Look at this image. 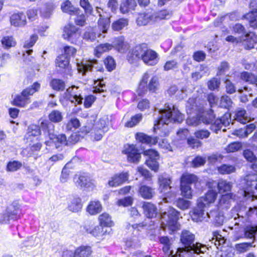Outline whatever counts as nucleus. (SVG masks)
I'll return each mask as SVG.
<instances>
[{"mask_svg":"<svg viewBox=\"0 0 257 257\" xmlns=\"http://www.w3.org/2000/svg\"><path fill=\"white\" fill-rule=\"evenodd\" d=\"M159 119L154 124V131L161 137L169 134L168 124L170 122L181 123L183 120V115L172 104H165L163 109H159Z\"/></svg>","mask_w":257,"mask_h":257,"instance_id":"nucleus-1","label":"nucleus"},{"mask_svg":"<svg viewBox=\"0 0 257 257\" xmlns=\"http://www.w3.org/2000/svg\"><path fill=\"white\" fill-rule=\"evenodd\" d=\"M54 125L51 122L48 120H44L41 122L40 126L32 124L28 130V132L25 136L27 140H32V137H38L41 135V129L44 132V135L46 138L48 137L52 143H54L56 148H58L57 144L61 145H68V141H67L65 135L60 134L57 135L54 133Z\"/></svg>","mask_w":257,"mask_h":257,"instance_id":"nucleus-2","label":"nucleus"},{"mask_svg":"<svg viewBox=\"0 0 257 257\" xmlns=\"http://www.w3.org/2000/svg\"><path fill=\"white\" fill-rule=\"evenodd\" d=\"M180 240L185 247L177 249L179 256L195 257V254L200 255L207 250L205 245L200 243H194L195 235L188 230L182 231Z\"/></svg>","mask_w":257,"mask_h":257,"instance_id":"nucleus-3","label":"nucleus"},{"mask_svg":"<svg viewBox=\"0 0 257 257\" xmlns=\"http://www.w3.org/2000/svg\"><path fill=\"white\" fill-rule=\"evenodd\" d=\"M127 58L131 63L140 59L149 66L156 65L159 60L158 54L156 51L148 48L145 44L136 46L129 52Z\"/></svg>","mask_w":257,"mask_h":257,"instance_id":"nucleus-4","label":"nucleus"},{"mask_svg":"<svg viewBox=\"0 0 257 257\" xmlns=\"http://www.w3.org/2000/svg\"><path fill=\"white\" fill-rule=\"evenodd\" d=\"M96 118L97 115L95 114L88 117L84 131L86 133L92 131V133L94 134V139L99 141L108 131L109 119L107 115L102 116L98 121L96 120Z\"/></svg>","mask_w":257,"mask_h":257,"instance_id":"nucleus-5","label":"nucleus"},{"mask_svg":"<svg viewBox=\"0 0 257 257\" xmlns=\"http://www.w3.org/2000/svg\"><path fill=\"white\" fill-rule=\"evenodd\" d=\"M242 195L253 202V208L257 209V175L248 174L242 181Z\"/></svg>","mask_w":257,"mask_h":257,"instance_id":"nucleus-6","label":"nucleus"},{"mask_svg":"<svg viewBox=\"0 0 257 257\" xmlns=\"http://www.w3.org/2000/svg\"><path fill=\"white\" fill-rule=\"evenodd\" d=\"M179 212L173 208L170 207L167 212L161 216V227L165 230L168 228L172 231L178 229V219Z\"/></svg>","mask_w":257,"mask_h":257,"instance_id":"nucleus-7","label":"nucleus"},{"mask_svg":"<svg viewBox=\"0 0 257 257\" xmlns=\"http://www.w3.org/2000/svg\"><path fill=\"white\" fill-rule=\"evenodd\" d=\"M150 75L147 72L143 76L137 92L139 95L142 96L147 92L148 89L151 92H155L159 86L158 78L153 76L150 79Z\"/></svg>","mask_w":257,"mask_h":257,"instance_id":"nucleus-8","label":"nucleus"},{"mask_svg":"<svg viewBox=\"0 0 257 257\" xmlns=\"http://www.w3.org/2000/svg\"><path fill=\"white\" fill-rule=\"evenodd\" d=\"M201 111V108L196 104V99L194 98H190L186 104V111L188 114H195V116H189L186 120L188 125L197 126L201 122L200 114H197Z\"/></svg>","mask_w":257,"mask_h":257,"instance_id":"nucleus-9","label":"nucleus"},{"mask_svg":"<svg viewBox=\"0 0 257 257\" xmlns=\"http://www.w3.org/2000/svg\"><path fill=\"white\" fill-rule=\"evenodd\" d=\"M40 87V84L38 82L34 83L31 87L24 89L21 94L17 95L14 99L15 105L25 107L30 102L29 96L33 95L38 91Z\"/></svg>","mask_w":257,"mask_h":257,"instance_id":"nucleus-10","label":"nucleus"},{"mask_svg":"<svg viewBox=\"0 0 257 257\" xmlns=\"http://www.w3.org/2000/svg\"><path fill=\"white\" fill-rule=\"evenodd\" d=\"M197 177L193 174H184L181 178L180 189L181 195L188 199H191L192 190L190 185L197 181Z\"/></svg>","mask_w":257,"mask_h":257,"instance_id":"nucleus-11","label":"nucleus"},{"mask_svg":"<svg viewBox=\"0 0 257 257\" xmlns=\"http://www.w3.org/2000/svg\"><path fill=\"white\" fill-rule=\"evenodd\" d=\"M226 41L235 43H243L245 48L250 49L253 48L257 43V35L253 32H249L239 38L228 36L226 38Z\"/></svg>","mask_w":257,"mask_h":257,"instance_id":"nucleus-12","label":"nucleus"},{"mask_svg":"<svg viewBox=\"0 0 257 257\" xmlns=\"http://www.w3.org/2000/svg\"><path fill=\"white\" fill-rule=\"evenodd\" d=\"M81 32L78 28L72 24L65 26L63 29V38L72 44H77L80 42Z\"/></svg>","mask_w":257,"mask_h":257,"instance_id":"nucleus-13","label":"nucleus"},{"mask_svg":"<svg viewBox=\"0 0 257 257\" xmlns=\"http://www.w3.org/2000/svg\"><path fill=\"white\" fill-rule=\"evenodd\" d=\"M136 138L137 141L143 144L147 145H154L158 142L159 146L164 149H169L170 146L168 141L165 139H163L158 142L157 138H152L144 133H137L136 135Z\"/></svg>","mask_w":257,"mask_h":257,"instance_id":"nucleus-14","label":"nucleus"},{"mask_svg":"<svg viewBox=\"0 0 257 257\" xmlns=\"http://www.w3.org/2000/svg\"><path fill=\"white\" fill-rule=\"evenodd\" d=\"M78 88V87L75 86L69 87L64 94V98L74 104H81L83 98Z\"/></svg>","mask_w":257,"mask_h":257,"instance_id":"nucleus-15","label":"nucleus"},{"mask_svg":"<svg viewBox=\"0 0 257 257\" xmlns=\"http://www.w3.org/2000/svg\"><path fill=\"white\" fill-rule=\"evenodd\" d=\"M159 191L164 196V199L167 201V198H170L173 196L171 193L170 184L171 181L169 178L164 176H160L159 177Z\"/></svg>","mask_w":257,"mask_h":257,"instance_id":"nucleus-16","label":"nucleus"},{"mask_svg":"<svg viewBox=\"0 0 257 257\" xmlns=\"http://www.w3.org/2000/svg\"><path fill=\"white\" fill-rule=\"evenodd\" d=\"M144 155L148 156V159L146 161L147 165L152 170L157 172L159 170L157 160L159 158L158 152L154 150L149 149L144 151Z\"/></svg>","mask_w":257,"mask_h":257,"instance_id":"nucleus-17","label":"nucleus"},{"mask_svg":"<svg viewBox=\"0 0 257 257\" xmlns=\"http://www.w3.org/2000/svg\"><path fill=\"white\" fill-rule=\"evenodd\" d=\"M122 152L126 155L127 160L130 162L137 163L141 158V154L134 145H125Z\"/></svg>","mask_w":257,"mask_h":257,"instance_id":"nucleus-18","label":"nucleus"},{"mask_svg":"<svg viewBox=\"0 0 257 257\" xmlns=\"http://www.w3.org/2000/svg\"><path fill=\"white\" fill-rule=\"evenodd\" d=\"M210 241L211 243L214 244L218 249L215 257H224V237L218 232H215L213 234V237Z\"/></svg>","mask_w":257,"mask_h":257,"instance_id":"nucleus-19","label":"nucleus"},{"mask_svg":"<svg viewBox=\"0 0 257 257\" xmlns=\"http://www.w3.org/2000/svg\"><path fill=\"white\" fill-rule=\"evenodd\" d=\"M98 65L97 61L95 60H83L80 62L77 63V68L78 71L82 74H85L87 72L90 71L92 69L94 68L100 70L97 66Z\"/></svg>","mask_w":257,"mask_h":257,"instance_id":"nucleus-20","label":"nucleus"},{"mask_svg":"<svg viewBox=\"0 0 257 257\" xmlns=\"http://www.w3.org/2000/svg\"><path fill=\"white\" fill-rule=\"evenodd\" d=\"M128 177L129 174L126 172L115 174L110 178L108 185L112 187L118 186L127 181Z\"/></svg>","mask_w":257,"mask_h":257,"instance_id":"nucleus-21","label":"nucleus"},{"mask_svg":"<svg viewBox=\"0 0 257 257\" xmlns=\"http://www.w3.org/2000/svg\"><path fill=\"white\" fill-rule=\"evenodd\" d=\"M197 202V205L190 212V215L192 220L194 222L202 221L205 218L204 213L205 207Z\"/></svg>","mask_w":257,"mask_h":257,"instance_id":"nucleus-22","label":"nucleus"},{"mask_svg":"<svg viewBox=\"0 0 257 257\" xmlns=\"http://www.w3.org/2000/svg\"><path fill=\"white\" fill-rule=\"evenodd\" d=\"M81 199L78 196H72L68 199V209L72 212H78L82 208Z\"/></svg>","mask_w":257,"mask_h":257,"instance_id":"nucleus-23","label":"nucleus"},{"mask_svg":"<svg viewBox=\"0 0 257 257\" xmlns=\"http://www.w3.org/2000/svg\"><path fill=\"white\" fill-rule=\"evenodd\" d=\"M144 215L149 218L156 217L158 214L156 206L149 202H144L142 205Z\"/></svg>","mask_w":257,"mask_h":257,"instance_id":"nucleus-24","label":"nucleus"},{"mask_svg":"<svg viewBox=\"0 0 257 257\" xmlns=\"http://www.w3.org/2000/svg\"><path fill=\"white\" fill-rule=\"evenodd\" d=\"M112 45L113 48L121 53L126 52L130 48L128 43L124 41L123 37L115 38L112 41Z\"/></svg>","mask_w":257,"mask_h":257,"instance_id":"nucleus-25","label":"nucleus"},{"mask_svg":"<svg viewBox=\"0 0 257 257\" xmlns=\"http://www.w3.org/2000/svg\"><path fill=\"white\" fill-rule=\"evenodd\" d=\"M96 33L98 37L103 38L105 37L106 33H103L100 31L98 27L97 29L93 28H87L83 35V39L87 41H93L96 38Z\"/></svg>","mask_w":257,"mask_h":257,"instance_id":"nucleus-26","label":"nucleus"},{"mask_svg":"<svg viewBox=\"0 0 257 257\" xmlns=\"http://www.w3.org/2000/svg\"><path fill=\"white\" fill-rule=\"evenodd\" d=\"M74 181L77 185L80 187H89L93 184V181L86 173H82L79 176L76 175Z\"/></svg>","mask_w":257,"mask_h":257,"instance_id":"nucleus-27","label":"nucleus"},{"mask_svg":"<svg viewBox=\"0 0 257 257\" xmlns=\"http://www.w3.org/2000/svg\"><path fill=\"white\" fill-rule=\"evenodd\" d=\"M10 22L11 25L15 27H24L27 23L26 17L23 13L14 14L10 17Z\"/></svg>","mask_w":257,"mask_h":257,"instance_id":"nucleus-28","label":"nucleus"},{"mask_svg":"<svg viewBox=\"0 0 257 257\" xmlns=\"http://www.w3.org/2000/svg\"><path fill=\"white\" fill-rule=\"evenodd\" d=\"M216 191L210 189L207 192L204 197H200L198 199V202L199 203L200 205L202 204L205 207L207 205L214 202L216 198Z\"/></svg>","mask_w":257,"mask_h":257,"instance_id":"nucleus-29","label":"nucleus"},{"mask_svg":"<svg viewBox=\"0 0 257 257\" xmlns=\"http://www.w3.org/2000/svg\"><path fill=\"white\" fill-rule=\"evenodd\" d=\"M101 10L100 8H96V11L100 16V19L98 22V29L103 33H106L109 28V20L107 18H102V15L100 14V11Z\"/></svg>","mask_w":257,"mask_h":257,"instance_id":"nucleus-30","label":"nucleus"},{"mask_svg":"<svg viewBox=\"0 0 257 257\" xmlns=\"http://www.w3.org/2000/svg\"><path fill=\"white\" fill-rule=\"evenodd\" d=\"M102 210V205L98 201H91L88 205L86 211L92 215H96Z\"/></svg>","mask_w":257,"mask_h":257,"instance_id":"nucleus-31","label":"nucleus"},{"mask_svg":"<svg viewBox=\"0 0 257 257\" xmlns=\"http://www.w3.org/2000/svg\"><path fill=\"white\" fill-rule=\"evenodd\" d=\"M137 6L135 0H123L120 7V11L123 14H126L130 11L134 10Z\"/></svg>","mask_w":257,"mask_h":257,"instance_id":"nucleus-32","label":"nucleus"},{"mask_svg":"<svg viewBox=\"0 0 257 257\" xmlns=\"http://www.w3.org/2000/svg\"><path fill=\"white\" fill-rule=\"evenodd\" d=\"M153 14H140L137 19V23L139 26H145L149 23H153Z\"/></svg>","mask_w":257,"mask_h":257,"instance_id":"nucleus-33","label":"nucleus"},{"mask_svg":"<svg viewBox=\"0 0 257 257\" xmlns=\"http://www.w3.org/2000/svg\"><path fill=\"white\" fill-rule=\"evenodd\" d=\"M17 213L18 211L17 210H12L10 208H8L6 212L1 216L0 223L6 224L8 223L10 220L16 219Z\"/></svg>","mask_w":257,"mask_h":257,"instance_id":"nucleus-34","label":"nucleus"},{"mask_svg":"<svg viewBox=\"0 0 257 257\" xmlns=\"http://www.w3.org/2000/svg\"><path fill=\"white\" fill-rule=\"evenodd\" d=\"M91 247L87 245H81L75 249V257H89L92 253Z\"/></svg>","mask_w":257,"mask_h":257,"instance_id":"nucleus-35","label":"nucleus"},{"mask_svg":"<svg viewBox=\"0 0 257 257\" xmlns=\"http://www.w3.org/2000/svg\"><path fill=\"white\" fill-rule=\"evenodd\" d=\"M139 193L143 198L150 199L154 196L155 192L151 187L146 185H143L139 189Z\"/></svg>","mask_w":257,"mask_h":257,"instance_id":"nucleus-36","label":"nucleus"},{"mask_svg":"<svg viewBox=\"0 0 257 257\" xmlns=\"http://www.w3.org/2000/svg\"><path fill=\"white\" fill-rule=\"evenodd\" d=\"M86 231L99 239L103 238L107 232L106 229L101 226H96L93 229H86Z\"/></svg>","mask_w":257,"mask_h":257,"instance_id":"nucleus-37","label":"nucleus"},{"mask_svg":"<svg viewBox=\"0 0 257 257\" xmlns=\"http://www.w3.org/2000/svg\"><path fill=\"white\" fill-rule=\"evenodd\" d=\"M61 9L63 12L71 15H74L75 13L79 12V9L72 6L69 1H66L62 4Z\"/></svg>","mask_w":257,"mask_h":257,"instance_id":"nucleus-38","label":"nucleus"},{"mask_svg":"<svg viewBox=\"0 0 257 257\" xmlns=\"http://www.w3.org/2000/svg\"><path fill=\"white\" fill-rule=\"evenodd\" d=\"M128 24V21L125 18H121L112 23L111 27L113 30L119 31L126 27Z\"/></svg>","mask_w":257,"mask_h":257,"instance_id":"nucleus-39","label":"nucleus"},{"mask_svg":"<svg viewBox=\"0 0 257 257\" xmlns=\"http://www.w3.org/2000/svg\"><path fill=\"white\" fill-rule=\"evenodd\" d=\"M98 220L101 226L110 227L113 225L111 217L106 213H103L100 215Z\"/></svg>","mask_w":257,"mask_h":257,"instance_id":"nucleus-40","label":"nucleus"},{"mask_svg":"<svg viewBox=\"0 0 257 257\" xmlns=\"http://www.w3.org/2000/svg\"><path fill=\"white\" fill-rule=\"evenodd\" d=\"M200 117L201 121L205 124L211 123L214 119V115L211 109L203 112L201 114H200Z\"/></svg>","mask_w":257,"mask_h":257,"instance_id":"nucleus-41","label":"nucleus"},{"mask_svg":"<svg viewBox=\"0 0 257 257\" xmlns=\"http://www.w3.org/2000/svg\"><path fill=\"white\" fill-rule=\"evenodd\" d=\"M38 38V37L37 35H33L31 36L29 40H27L25 42L24 47L26 49H27V50L26 51V54L27 56L30 55L32 53L33 50L29 49L34 46V45L37 41Z\"/></svg>","mask_w":257,"mask_h":257,"instance_id":"nucleus-42","label":"nucleus"},{"mask_svg":"<svg viewBox=\"0 0 257 257\" xmlns=\"http://www.w3.org/2000/svg\"><path fill=\"white\" fill-rule=\"evenodd\" d=\"M113 48V45L109 43L100 44L95 49V55L99 57L104 52L108 51Z\"/></svg>","mask_w":257,"mask_h":257,"instance_id":"nucleus-43","label":"nucleus"},{"mask_svg":"<svg viewBox=\"0 0 257 257\" xmlns=\"http://www.w3.org/2000/svg\"><path fill=\"white\" fill-rule=\"evenodd\" d=\"M69 59L65 55L58 56L56 59V66L60 68L63 69L67 67L69 65Z\"/></svg>","mask_w":257,"mask_h":257,"instance_id":"nucleus-44","label":"nucleus"},{"mask_svg":"<svg viewBox=\"0 0 257 257\" xmlns=\"http://www.w3.org/2000/svg\"><path fill=\"white\" fill-rule=\"evenodd\" d=\"M171 16V13L166 10H162L153 14L154 23L161 20L169 19Z\"/></svg>","mask_w":257,"mask_h":257,"instance_id":"nucleus-45","label":"nucleus"},{"mask_svg":"<svg viewBox=\"0 0 257 257\" xmlns=\"http://www.w3.org/2000/svg\"><path fill=\"white\" fill-rule=\"evenodd\" d=\"M235 119L241 123L245 124L250 121L249 117L244 109L238 110L235 114Z\"/></svg>","mask_w":257,"mask_h":257,"instance_id":"nucleus-46","label":"nucleus"},{"mask_svg":"<svg viewBox=\"0 0 257 257\" xmlns=\"http://www.w3.org/2000/svg\"><path fill=\"white\" fill-rule=\"evenodd\" d=\"M143 116L141 113H138L132 116L131 119L124 124V126L127 127H132L137 125L142 119Z\"/></svg>","mask_w":257,"mask_h":257,"instance_id":"nucleus-47","label":"nucleus"},{"mask_svg":"<svg viewBox=\"0 0 257 257\" xmlns=\"http://www.w3.org/2000/svg\"><path fill=\"white\" fill-rule=\"evenodd\" d=\"M50 85L53 89L58 91H62L65 87L64 82L59 79H53L50 82Z\"/></svg>","mask_w":257,"mask_h":257,"instance_id":"nucleus-48","label":"nucleus"},{"mask_svg":"<svg viewBox=\"0 0 257 257\" xmlns=\"http://www.w3.org/2000/svg\"><path fill=\"white\" fill-rule=\"evenodd\" d=\"M240 78L242 80L251 84L255 83L257 81V78L255 75L247 72L241 73Z\"/></svg>","mask_w":257,"mask_h":257,"instance_id":"nucleus-49","label":"nucleus"},{"mask_svg":"<svg viewBox=\"0 0 257 257\" xmlns=\"http://www.w3.org/2000/svg\"><path fill=\"white\" fill-rule=\"evenodd\" d=\"M2 43L4 47L10 48L16 44V42L12 36H5L2 39Z\"/></svg>","mask_w":257,"mask_h":257,"instance_id":"nucleus-50","label":"nucleus"},{"mask_svg":"<svg viewBox=\"0 0 257 257\" xmlns=\"http://www.w3.org/2000/svg\"><path fill=\"white\" fill-rule=\"evenodd\" d=\"M215 185L217 186V190L218 193L220 194L221 197L219 200V204L221 206L222 204L225 203V197L223 193L225 192V182L221 181L219 182L217 184L215 183Z\"/></svg>","mask_w":257,"mask_h":257,"instance_id":"nucleus-51","label":"nucleus"},{"mask_svg":"<svg viewBox=\"0 0 257 257\" xmlns=\"http://www.w3.org/2000/svg\"><path fill=\"white\" fill-rule=\"evenodd\" d=\"M125 244L127 248H136L139 246L140 243L138 237L134 236L127 238Z\"/></svg>","mask_w":257,"mask_h":257,"instance_id":"nucleus-52","label":"nucleus"},{"mask_svg":"<svg viewBox=\"0 0 257 257\" xmlns=\"http://www.w3.org/2000/svg\"><path fill=\"white\" fill-rule=\"evenodd\" d=\"M49 119L54 122H58L62 120L63 116L60 111L54 110L49 115Z\"/></svg>","mask_w":257,"mask_h":257,"instance_id":"nucleus-53","label":"nucleus"},{"mask_svg":"<svg viewBox=\"0 0 257 257\" xmlns=\"http://www.w3.org/2000/svg\"><path fill=\"white\" fill-rule=\"evenodd\" d=\"M74 15H76L75 18V22L77 25L83 26L85 24L86 17L85 16L79 9V12L75 13Z\"/></svg>","mask_w":257,"mask_h":257,"instance_id":"nucleus-54","label":"nucleus"},{"mask_svg":"<svg viewBox=\"0 0 257 257\" xmlns=\"http://www.w3.org/2000/svg\"><path fill=\"white\" fill-rule=\"evenodd\" d=\"M177 206L180 209L184 210L188 209L191 203L190 201L185 200L182 198H179L176 202Z\"/></svg>","mask_w":257,"mask_h":257,"instance_id":"nucleus-55","label":"nucleus"},{"mask_svg":"<svg viewBox=\"0 0 257 257\" xmlns=\"http://www.w3.org/2000/svg\"><path fill=\"white\" fill-rule=\"evenodd\" d=\"M54 9V6L53 3H48L46 4L45 8L42 11V15L43 17L48 18L50 17Z\"/></svg>","mask_w":257,"mask_h":257,"instance_id":"nucleus-56","label":"nucleus"},{"mask_svg":"<svg viewBox=\"0 0 257 257\" xmlns=\"http://www.w3.org/2000/svg\"><path fill=\"white\" fill-rule=\"evenodd\" d=\"M80 125V123L79 120L76 118H72L67 123L66 125V129L68 131H72L73 129L75 130L78 128Z\"/></svg>","mask_w":257,"mask_h":257,"instance_id":"nucleus-57","label":"nucleus"},{"mask_svg":"<svg viewBox=\"0 0 257 257\" xmlns=\"http://www.w3.org/2000/svg\"><path fill=\"white\" fill-rule=\"evenodd\" d=\"M22 164L19 161H14L10 162L7 166V170L8 171H16L21 168Z\"/></svg>","mask_w":257,"mask_h":257,"instance_id":"nucleus-58","label":"nucleus"},{"mask_svg":"<svg viewBox=\"0 0 257 257\" xmlns=\"http://www.w3.org/2000/svg\"><path fill=\"white\" fill-rule=\"evenodd\" d=\"M200 72H196L192 74V78L195 80H197L200 79L204 73H207L208 69L207 67L203 65H201L200 67Z\"/></svg>","mask_w":257,"mask_h":257,"instance_id":"nucleus-59","label":"nucleus"},{"mask_svg":"<svg viewBox=\"0 0 257 257\" xmlns=\"http://www.w3.org/2000/svg\"><path fill=\"white\" fill-rule=\"evenodd\" d=\"M94 93H100L104 91V88L105 87L103 80H97L94 82Z\"/></svg>","mask_w":257,"mask_h":257,"instance_id":"nucleus-60","label":"nucleus"},{"mask_svg":"<svg viewBox=\"0 0 257 257\" xmlns=\"http://www.w3.org/2000/svg\"><path fill=\"white\" fill-rule=\"evenodd\" d=\"M104 63L108 71H111L115 68V63L114 59L110 56L107 57L104 60Z\"/></svg>","mask_w":257,"mask_h":257,"instance_id":"nucleus-61","label":"nucleus"},{"mask_svg":"<svg viewBox=\"0 0 257 257\" xmlns=\"http://www.w3.org/2000/svg\"><path fill=\"white\" fill-rule=\"evenodd\" d=\"M80 5L83 8L86 13L91 14L93 8L88 0H80Z\"/></svg>","mask_w":257,"mask_h":257,"instance_id":"nucleus-62","label":"nucleus"},{"mask_svg":"<svg viewBox=\"0 0 257 257\" xmlns=\"http://www.w3.org/2000/svg\"><path fill=\"white\" fill-rule=\"evenodd\" d=\"M256 231L257 227L248 226L245 229L244 235L246 238H253Z\"/></svg>","mask_w":257,"mask_h":257,"instance_id":"nucleus-63","label":"nucleus"},{"mask_svg":"<svg viewBox=\"0 0 257 257\" xmlns=\"http://www.w3.org/2000/svg\"><path fill=\"white\" fill-rule=\"evenodd\" d=\"M224 122L221 119H216L214 123L212 124L210 129L216 133H218V131L220 130Z\"/></svg>","mask_w":257,"mask_h":257,"instance_id":"nucleus-64","label":"nucleus"}]
</instances>
